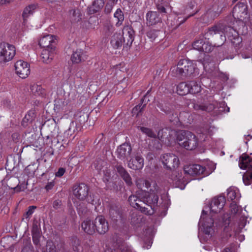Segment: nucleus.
<instances>
[{"label": "nucleus", "mask_w": 252, "mask_h": 252, "mask_svg": "<svg viewBox=\"0 0 252 252\" xmlns=\"http://www.w3.org/2000/svg\"><path fill=\"white\" fill-rule=\"evenodd\" d=\"M160 188L158 191H148L145 192L144 196L141 197L142 202L148 206H154L158 203V194L159 193Z\"/></svg>", "instance_id": "9b49d317"}, {"label": "nucleus", "mask_w": 252, "mask_h": 252, "mask_svg": "<svg viewBox=\"0 0 252 252\" xmlns=\"http://www.w3.org/2000/svg\"><path fill=\"white\" fill-rule=\"evenodd\" d=\"M247 15V6L244 2H239L234 8L233 10V16L236 19L235 22L233 23V28L234 30H236L238 32L240 30V27L244 26V23L242 18H244V16Z\"/></svg>", "instance_id": "20e7f679"}, {"label": "nucleus", "mask_w": 252, "mask_h": 252, "mask_svg": "<svg viewBox=\"0 0 252 252\" xmlns=\"http://www.w3.org/2000/svg\"><path fill=\"white\" fill-rule=\"evenodd\" d=\"M159 31L151 30L147 32V36L151 41H154L158 36Z\"/></svg>", "instance_id": "49530a36"}, {"label": "nucleus", "mask_w": 252, "mask_h": 252, "mask_svg": "<svg viewBox=\"0 0 252 252\" xmlns=\"http://www.w3.org/2000/svg\"><path fill=\"white\" fill-rule=\"evenodd\" d=\"M65 171V169L63 168H60L58 172L56 173V176L58 177H62L64 174Z\"/></svg>", "instance_id": "4d7b16f0"}, {"label": "nucleus", "mask_w": 252, "mask_h": 252, "mask_svg": "<svg viewBox=\"0 0 252 252\" xmlns=\"http://www.w3.org/2000/svg\"><path fill=\"white\" fill-rule=\"evenodd\" d=\"M61 205V202L59 200H56L54 201L53 206L55 208H58L59 206Z\"/></svg>", "instance_id": "0e129e2a"}, {"label": "nucleus", "mask_w": 252, "mask_h": 252, "mask_svg": "<svg viewBox=\"0 0 252 252\" xmlns=\"http://www.w3.org/2000/svg\"><path fill=\"white\" fill-rule=\"evenodd\" d=\"M31 92L34 96H43L45 94V91L40 85L33 84L31 86Z\"/></svg>", "instance_id": "c756f323"}, {"label": "nucleus", "mask_w": 252, "mask_h": 252, "mask_svg": "<svg viewBox=\"0 0 252 252\" xmlns=\"http://www.w3.org/2000/svg\"><path fill=\"white\" fill-rule=\"evenodd\" d=\"M54 185H55L54 182H53V181L50 182L47 184V185L45 187V189L47 190H49L53 188V187L54 186Z\"/></svg>", "instance_id": "13d9d810"}, {"label": "nucleus", "mask_w": 252, "mask_h": 252, "mask_svg": "<svg viewBox=\"0 0 252 252\" xmlns=\"http://www.w3.org/2000/svg\"><path fill=\"white\" fill-rule=\"evenodd\" d=\"M96 230L100 234H104L109 228L108 223L102 216L97 217L95 219Z\"/></svg>", "instance_id": "f3484780"}, {"label": "nucleus", "mask_w": 252, "mask_h": 252, "mask_svg": "<svg viewBox=\"0 0 252 252\" xmlns=\"http://www.w3.org/2000/svg\"><path fill=\"white\" fill-rule=\"evenodd\" d=\"M166 113L169 115V117L171 121H177L178 120H180L177 113H172L171 112Z\"/></svg>", "instance_id": "864d4df0"}, {"label": "nucleus", "mask_w": 252, "mask_h": 252, "mask_svg": "<svg viewBox=\"0 0 252 252\" xmlns=\"http://www.w3.org/2000/svg\"><path fill=\"white\" fill-rule=\"evenodd\" d=\"M199 225L201 226V230L204 234L206 235L207 238L211 237L214 232V220L212 217L207 215V213L205 210H203L199 222Z\"/></svg>", "instance_id": "39448f33"}, {"label": "nucleus", "mask_w": 252, "mask_h": 252, "mask_svg": "<svg viewBox=\"0 0 252 252\" xmlns=\"http://www.w3.org/2000/svg\"><path fill=\"white\" fill-rule=\"evenodd\" d=\"M244 183L246 185H249L252 182V171H247L243 176Z\"/></svg>", "instance_id": "79ce46f5"}, {"label": "nucleus", "mask_w": 252, "mask_h": 252, "mask_svg": "<svg viewBox=\"0 0 252 252\" xmlns=\"http://www.w3.org/2000/svg\"><path fill=\"white\" fill-rule=\"evenodd\" d=\"M128 201L130 205L135 208L138 209L140 206V203L142 202V199H139L136 195H132L129 197Z\"/></svg>", "instance_id": "e433bc0d"}, {"label": "nucleus", "mask_w": 252, "mask_h": 252, "mask_svg": "<svg viewBox=\"0 0 252 252\" xmlns=\"http://www.w3.org/2000/svg\"><path fill=\"white\" fill-rule=\"evenodd\" d=\"M36 208V207L35 206H31L28 208V211L24 215V216L26 219H29L30 218V217L33 213Z\"/></svg>", "instance_id": "603ef678"}, {"label": "nucleus", "mask_w": 252, "mask_h": 252, "mask_svg": "<svg viewBox=\"0 0 252 252\" xmlns=\"http://www.w3.org/2000/svg\"><path fill=\"white\" fill-rule=\"evenodd\" d=\"M230 210L231 213L234 215L241 211V208L236 204V201H233L230 204Z\"/></svg>", "instance_id": "37998d69"}, {"label": "nucleus", "mask_w": 252, "mask_h": 252, "mask_svg": "<svg viewBox=\"0 0 252 252\" xmlns=\"http://www.w3.org/2000/svg\"><path fill=\"white\" fill-rule=\"evenodd\" d=\"M117 170L118 173L126 182L127 185L130 186L132 185V182L131 178L129 174L123 167L121 166H118L117 167Z\"/></svg>", "instance_id": "cd10ccee"}, {"label": "nucleus", "mask_w": 252, "mask_h": 252, "mask_svg": "<svg viewBox=\"0 0 252 252\" xmlns=\"http://www.w3.org/2000/svg\"><path fill=\"white\" fill-rule=\"evenodd\" d=\"M114 17L117 21L115 25L117 27H120L121 26L125 18L124 13L121 9L118 8L116 10L114 14Z\"/></svg>", "instance_id": "2f4dec72"}, {"label": "nucleus", "mask_w": 252, "mask_h": 252, "mask_svg": "<svg viewBox=\"0 0 252 252\" xmlns=\"http://www.w3.org/2000/svg\"><path fill=\"white\" fill-rule=\"evenodd\" d=\"M170 132L167 128L162 129L158 131V137L162 142L168 144L171 139Z\"/></svg>", "instance_id": "a878e982"}, {"label": "nucleus", "mask_w": 252, "mask_h": 252, "mask_svg": "<svg viewBox=\"0 0 252 252\" xmlns=\"http://www.w3.org/2000/svg\"><path fill=\"white\" fill-rule=\"evenodd\" d=\"M171 70L175 76L179 77L189 76L197 71L194 63L185 59L180 60Z\"/></svg>", "instance_id": "f257e3e1"}, {"label": "nucleus", "mask_w": 252, "mask_h": 252, "mask_svg": "<svg viewBox=\"0 0 252 252\" xmlns=\"http://www.w3.org/2000/svg\"><path fill=\"white\" fill-rule=\"evenodd\" d=\"M36 6L35 5H30L26 7L23 12V18L24 21L25 22L26 20L34 12Z\"/></svg>", "instance_id": "473e14b6"}, {"label": "nucleus", "mask_w": 252, "mask_h": 252, "mask_svg": "<svg viewBox=\"0 0 252 252\" xmlns=\"http://www.w3.org/2000/svg\"><path fill=\"white\" fill-rule=\"evenodd\" d=\"M241 197L239 190L235 187H231L227 190V197L230 200L237 201Z\"/></svg>", "instance_id": "bb28decb"}, {"label": "nucleus", "mask_w": 252, "mask_h": 252, "mask_svg": "<svg viewBox=\"0 0 252 252\" xmlns=\"http://www.w3.org/2000/svg\"><path fill=\"white\" fill-rule=\"evenodd\" d=\"M186 174L194 176L202 174L204 172V168L199 164H192L185 166Z\"/></svg>", "instance_id": "a211bd4d"}, {"label": "nucleus", "mask_w": 252, "mask_h": 252, "mask_svg": "<svg viewBox=\"0 0 252 252\" xmlns=\"http://www.w3.org/2000/svg\"><path fill=\"white\" fill-rule=\"evenodd\" d=\"M177 92L179 95H184L189 93V83L182 82L177 87Z\"/></svg>", "instance_id": "c85d7f7f"}, {"label": "nucleus", "mask_w": 252, "mask_h": 252, "mask_svg": "<svg viewBox=\"0 0 252 252\" xmlns=\"http://www.w3.org/2000/svg\"><path fill=\"white\" fill-rule=\"evenodd\" d=\"M19 184V180L16 177H11L9 178L7 183V186L10 189H13L14 192H19L24 191L27 185L24 183Z\"/></svg>", "instance_id": "4468645a"}, {"label": "nucleus", "mask_w": 252, "mask_h": 252, "mask_svg": "<svg viewBox=\"0 0 252 252\" xmlns=\"http://www.w3.org/2000/svg\"><path fill=\"white\" fill-rule=\"evenodd\" d=\"M12 0H0V5H3L10 2Z\"/></svg>", "instance_id": "338daca9"}, {"label": "nucleus", "mask_w": 252, "mask_h": 252, "mask_svg": "<svg viewBox=\"0 0 252 252\" xmlns=\"http://www.w3.org/2000/svg\"><path fill=\"white\" fill-rule=\"evenodd\" d=\"M217 104V102L210 104L208 106L196 103L194 105L193 108L196 110L211 111L216 108Z\"/></svg>", "instance_id": "7c9ffc66"}, {"label": "nucleus", "mask_w": 252, "mask_h": 252, "mask_svg": "<svg viewBox=\"0 0 252 252\" xmlns=\"http://www.w3.org/2000/svg\"><path fill=\"white\" fill-rule=\"evenodd\" d=\"M77 209L78 211L79 212V213L82 212V213H83V212L85 211V210H86V208H85L83 210H82V207H81V204H80L77 206Z\"/></svg>", "instance_id": "774afa93"}, {"label": "nucleus", "mask_w": 252, "mask_h": 252, "mask_svg": "<svg viewBox=\"0 0 252 252\" xmlns=\"http://www.w3.org/2000/svg\"><path fill=\"white\" fill-rule=\"evenodd\" d=\"M203 42L204 40L202 39L196 40L192 44L193 49L201 51L202 47L203 45Z\"/></svg>", "instance_id": "de8ad7c7"}, {"label": "nucleus", "mask_w": 252, "mask_h": 252, "mask_svg": "<svg viewBox=\"0 0 252 252\" xmlns=\"http://www.w3.org/2000/svg\"><path fill=\"white\" fill-rule=\"evenodd\" d=\"M128 166L133 170L141 169L144 166V158L139 154H136L131 158L128 162Z\"/></svg>", "instance_id": "2eb2a0df"}, {"label": "nucleus", "mask_w": 252, "mask_h": 252, "mask_svg": "<svg viewBox=\"0 0 252 252\" xmlns=\"http://www.w3.org/2000/svg\"><path fill=\"white\" fill-rule=\"evenodd\" d=\"M144 107L145 105H142V103L136 105L132 109V113L133 115L138 116L139 113L144 109Z\"/></svg>", "instance_id": "8fccbe9b"}, {"label": "nucleus", "mask_w": 252, "mask_h": 252, "mask_svg": "<svg viewBox=\"0 0 252 252\" xmlns=\"http://www.w3.org/2000/svg\"><path fill=\"white\" fill-rule=\"evenodd\" d=\"M136 185L138 189L146 192L158 191L159 190V187L154 181L139 178L136 180Z\"/></svg>", "instance_id": "6e6552de"}, {"label": "nucleus", "mask_w": 252, "mask_h": 252, "mask_svg": "<svg viewBox=\"0 0 252 252\" xmlns=\"http://www.w3.org/2000/svg\"><path fill=\"white\" fill-rule=\"evenodd\" d=\"M16 73L21 78H26L30 73V66L28 63L22 60L18 61L15 63Z\"/></svg>", "instance_id": "1a4fd4ad"}, {"label": "nucleus", "mask_w": 252, "mask_h": 252, "mask_svg": "<svg viewBox=\"0 0 252 252\" xmlns=\"http://www.w3.org/2000/svg\"><path fill=\"white\" fill-rule=\"evenodd\" d=\"M160 160L164 168L170 170L177 168L180 163L178 157L172 153L162 155Z\"/></svg>", "instance_id": "0eeeda50"}, {"label": "nucleus", "mask_w": 252, "mask_h": 252, "mask_svg": "<svg viewBox=\"0 0 252 252\" xmlns=\"http://www.w3.org/2000/svg\"><path fill=\"white\" fill-rule=\"evenodd\" d=\"M82 60H84V52L82 49H77L74 52L72 56L71 60L73 63H79Z\"/></svg>", "instance_id": "72a5a7b5"}, {"label": "nucleus", "mask_w": 252, "mask_h": 252, "mask_svg": "<svg viewBox=\"0 0 252 252\" xmlns=\"http://www.w3.org/2000/svg\"><path fill=\"white\" fill-rule=\"evenodd\" d=\"M123 38L125 41L126 40L127 44L131 45L134 38V32L131 27L126 25L123 29Z\"/></svg>", "instance_id": "4be33fe9"}, {"label": "nucleus", "mask_w": 252, "mask_h": 252, "mask_svg": "<svg viewBox=\"0 0 252 252\" xmlns=\"http://www.w3.org/2000/svg\"><path fill=\"white\" fill-rule=\"evenodd\" d=\"M131 147L130 145L124 143L120 146L117 150V157L121 160L127 159L130 157Z\"/></svg>", "instance_id": "ddd939ff"}, {"label": "nucleus", "mask_w": 252, "mask_h": 252, "mask_svg": "<svg viewBox=\"0 0 252 252\" xmlns=\"http://www.w3.org/2000/svg\"><path fill=\"white\" fill-rule=\"evenodd\" d=\"M220 32L224 33L226 35L232 43L235 46H238L242 42V39L238 35V32L236 30H234L228 27L222 28L220 25L215 26L211 28L207 34L214 35L216 34H220Z\"/></svg>", "instance_id": "7ed1b4c3"}, {"label": "nucleus", "mask_w": 252, "mask_h": 252, "mask_svg": "<svg viewBox=\"0 0 252 252\" xmlns=\"http://www.w3.org/2000/svg\"><path fill=\"white\" fill-rule=\"evenodd\" d=\"M61 102H62V101H60V100H56V103L55 104V108L59 109V110L61 109H63V105H61L60 104V103H61Z\"/></svg>", "instance_id": "bf43d9fd"}, {"label": "nucleus", "mask_w": 252, "mask_h": 252, "mask_svg": "<svg viewBox=\"0 0 252 252\" xmlns=\"http://www.w3.org/2000/svg\"><path fill=\"white\" fill-rule=\"evenodd\" d=\"M146 24L148 26H152L160 24L161 19L158 12L156 11H149L146 16Z\"/></svg>", "instance_id": "dca6fc26"}, {"label": "nucleus", "mask_w": 252, "mask_h": 252, "mask_svg": "<svg viewBox=\"0 0 252 252\" xmlns=\"http://www.w3.org/2000/svg\"><path fill=\"white\" fill-rule=\"evenodd\" d=\"M81 226L83 230L89 235L93 234L96 231L95 220L94 221L87 219L82 223Z\"/></svg>", "instance_id": "b1692460"}, {"label": "nucleus", "mask_w": 252, "mask_h": 252, "mask_svg": "<svg viewBox=\"0 0 252 252\" xmlns=\"http://www.w3.org/2000/svg\"><path fill=\"white\" fill-rule=\"evenodd\" d=\"M47 252H64V244L62 241L54 243L52 241H48L46 245Z\"/></svg>", "instance_id": "6ab92c4d"}, {"label": "nucleus", "mask_w": 252, "mask_h": 252, "mask_svg": "<svg viewBox=\"0 0 252 252\" xmlns=\"http://www.w3.org/2000/svg\"><path fill=\"white\" fill-rule=\"evenodd\" d=\"M109 215L110 218L114 220H116L118 218L121 217L120 211V207L118 206H113L109 210Z\"/></svg>", "instance_id": "f704fd0d"}, {"label": "nucleus", "mask_w": 252, "mask_h": 252, "mask_svg": "<svg viewBox=\"0 0 252 252\" xmlns=\"http://www.w3.org/2000/svg\"><path fill=\"white\" fill-rule=\"evenodd\" d=\"M245 220L244 219H243L241 221L240 223L239 224V230L238 232H239L242 228L245 227Z\"/></svg>", "instance_id": "e2e57ef3"}, {"label": "nucleus", "mask_w": 252, "mask_h": 252, "mask_svg": "<svg viewBox=\"0 0 252 252\" xmlns=\"http://www.w3.org/2000/svg\"><path fill=\"white\" fill-rule=\"evenodd\" d=\"M124 41L123 36L120 33L115 32L111 37V44L115 49L120 48Z\"/></svg>", "instance_id": "393cba45"}, {"label": "nucleus", "mask_w": 252, "mask_h": 252, "mask_svg": "<svg viewBox=\"0 0 252 252\" xmlns=\"http://www.w3.org/2000/svg\"><path fill=\"white\" fill-rule=\"evenodd\" d=\"M15 54L16 49L13 45L6 43L0 44V63H5L10 61Z\"/></svg>", "instance_id": "423d86ee"}, {"label": "nucleus", "mask_w": 252, "mask_h": 252, "mask_svg": "<svg viewBox=\"0 0 252 252\" xmlns=\"http://www.w3.org/2000/svg\"><path fill=\"white\" fill-rule=\"evenodd\" d=\"M55 47L43 48L41 54L42 61L46 63H49L52 61L54 54Z\"/></svg>", "instance_id": "5701e85b"}, {"label": "nucleus", "mask_w": 252, "mask_h": 252, "mask_svg": "<svg viewBox=\"0 0 252 252\" xmlns=\"http://www.w3.org/2000/svg\"><path fill=\"white\" fill-rule=\"evenodd\" d=\"M189 93L193 94L199 93L201 90L200 83L195 81H190L189 82Z\"/></svg>", "instance_id": "58836bf2"}, {"label": "nucleus", "mask_w": 252, "mask_h": 252, "mask_svg": "<svg viewBox=\"0 0 252 252\" xmlns=\"http://www.w3.org/2000/svg\"><path fill=\"white\" fill-rule=\"evenodd\" d=\"M177 141L182 147L188 150H192L198 145L197 137L189 131L182 130L177 134Z\"/></svg>", "instance_id": "f03ea898"}, {"label": "nucleus", "mask_w": 252, "mask_h": 252, "mask_svg": "<svg viewBox=\"0 0 252 252\" xmlns=\"http://www.w3.org/2000/svg\"><path fill=\"white\" fill-rule=\"evenodd\" d=\"M199 134V139L201 141H204L207 138V135L206 133H200Z\"/></svg>", "instance_id": "052dcab7"}, {"label": "nucleus", "mask_w": 252, "mask_h": 252, "mask_svg": "<svg viewBox=\"0 0 252 252\" xmlns=\"http://www.w3.org/2000/svg\"><path fill=\"white\" fill-rule=\"evenodd\" d=\"M179 118L181 120L188 124H191L193 120V116L188 112H183L180 113Z\"/></svg>", "instance_id": "4c0bfd02"}, {"label": "nucleus", "mask_w": 252, "mask_h": 252, "mask_svg": "<svg viewBox=\"0 0 252 252\" xmlns=\"http://www.w3.org/2000/svg\"><path fill=\"white\" fill-rule=\"evenodd\" d=\"M225 198L220 195L214 197L210 203V209L212 213H218L223 208L225 203Z\"/></svg>", "instance_id": "9d476101"}, {"label": "nucleus", "mask_w": 252, "mask_h": 252, "mask_svg": "<svg viewBox=\"0 0 252 252\" xmlns=\"http://www.w3.org/2000/svg\"><path fill=\"white\" fill-rule=\"evenodd\" d=\"M32 241L33 243L38 245L39 244L40 234L37 225H34L32 230Z\"/></svg>", "instance_id": "a19ab883"}, {"label": "nucleus", "mask_w": 252, "mask_h": 252, "mask_svg": "<svg viewBox=\"0 0 252 252\" xmlns=\"http://www.w3.org/2000/svg\"><path fill=\"white\" fill-rule=\"evenodd\" d=\"M112 8H113V6L112 5L107 4H106V5L105 6V11L107 13H109L111 11Z\"/></svg>", "instance_id": "680f3d73"}, {"label": "nucleus", "mask_w": 252, "mask_h": 252, "mask_svg": "<svg viewBox=\"0 0 252 252\" xmlns=\"http://www.w3.org/2000/svg\"><path fill=\"white\" fill-rule=\"evenodd\" d=\"M105 0H95L91 7V10L95 13L100 10L104 6Z\"/></svg>", "instance_id": "ea45409f"}, {"label": "nucleus", "mask_w": 252, "mask_h": 252, "mask_svg": "<svg viewBox=\"0 0 252 252\" xmlns=\"http://www.w3.org/2000/svg\"><path fill=\"white\" fill-rule=\"evenodd\" d=\"M34 119V114L32 111L29 112L23 118L22 125L23 126L26 127L29 124L32 123Z\"/></svg>", "instance_id": "c9c22d12"}, {"label": "nucleus", "mask_w": 252, "mask_h": 252, "mask_svg": "<svg viewBox=\"0 0 252 252\" xmlns=\"http://www.w3.org/2000/svg\"><path fill=\"white\" fill-rule=\"evenodd\" d=\"M70 13H72L73 15L75 17L76 15H77V18H74V20L76 21H79L80 18V13L78 10L76 11L75 10H72L70 11Z\"/></svg>", "instance_id": "6e6d98bb"}, {"label": "nucleus", "mask_w": 252, "mask_h": 252, "mask_svg": "<svg viewBox=\"0 0 252 252\" xmlns=\"http://www.w3.org/2000/svg\"><path fill=\"white\" fill-rule=\"evenodd\" d=\"M240 168L247 171H252V158L247 154H243L240 158L239 161Z\"/></svg>", "instance_id": "aec40b11"}, {"label": "nucleus", "mask_w": 252, "mask_h": 252, "mask_svg": "<svg viewBox=\"0 0 252 252\" xmlns=\"http://www.w3.org/2000/svg\"><path fill=\"white\" fill-rule=\"evenodd\" d=\"M157 8L161 12H162V13H165L166 12L165 8L163 6H162L161 5H158V6H157Z\"/></svg>", "instance_id": "69168bd1"}, {"label": "nucleus", "mask_w": 252, "mask_h": 252, "mask_svg": "<svg viewBox=\"0 0 252 252\" xmlns=\"http://www.w3.org/2000/svg\"><path fill=\"white\" fill-rule=\"evenodd\" d=\"M213 50V47L208 42H203V47H202L201 51L206 53L210 52Z\"/></svg>", "instance_id": "3c124183"}, {"label": "nucleus", "mask_w": 252, "mask_h": 252, "mask_svg": "<svg viewBox=\"0 0 252 252\" xmlns=\"http://www.w3.org/2000/svg\"><path fill=\"white\" fill-rule=\"evenodd\" d=\"M88 187L84 184H81L74 186L73 193L76 198L83 200L88 196Z\"/></svg>", "instance_id": "f8f14e48"}, {"label": "nucleus", "mask_w": 252, "mask_h": 252, "mask_svg": "<svg viewBox=\"0 0 252 252\" xmlns=\"http://www.w3.org/2000/svg\"><path fill=\"white\" fill-rule=\"evenodd\" d=\"M77 124L74 122H71L68 129L66 131L67 134L72 135L76 130Z\"/></svg>", "instance_id": "09e8293b"}, {"label": "nucleus", "mask_w": 252, "mask_h": 252, "mask_svg": "<svg viewBox=\"0 0 252 252\" xmlns=\"http://www.w3.org/2000/svg\"><path fill=\"white\" fill-rule=\"evenodd\" d=\"M56 37L51 34H48L42 37L39 41V45L43 48H49L54 47L56 43Z\"/></svg>", "instance_id": "412c9836"}, {"label": "nucleus", "mask_w": 252, "mask_h": 252, "mask_svg": "<svg viewBox=\"0 0 252 252\" xmlns=\"http://www.w3.org/2000/svg\"><path fill=\"white\" fill-rule=\"evenodd\" d=\"M7 175V172L4 169H0V182H2L5 179V177Z\"/></svg>", "instance_id": "5fc2aeb1"}, {"label": "nucleus", "mask_w": 252, "mask_h": 252, "mask_svg": "<svg viewBox=\"0 0 252 252\" xmlns=\"http://www.w3.org/2000/svg\"><path fill=\"white\" fill-rule=\"evenodd\" d=\"M141 131L146 134L149 137L152 138H155L156 137V134L154 133L152 129L145 127H140Z\"/></svg>", "instance_id": "a18cd8bd"}, {"label": "nucleus", "mask_w": 252, "mask_h": 252, "mask_svg": "<svg viewBox=\"0 0 252 252\" xmlns=\"http://www.w3.org/2000/svg\"><path fill=\"white\" fill-rule=\"evenodd\" d=\"M138 209H139L141 212L146 215H151L154 213V210L152 206H148V207H142L140 204V206H139Z\"/></svg>", "instance_id": "c03bdc74"}]
</instances>
